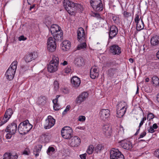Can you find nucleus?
Returning a JSON list of instances; mask_svg holds the SVG:
<instances>
[{"mask_svg": "<svg viewBox=\"0 0 159 159\" xmlns=\"http://www.w3.org/2000/svg\"><path fill=\"white\" fill-rule=\"evenodd\" d=\"M33 126L30 124L28 120H26L20 123L18 128L19 133L24 135L28 133L32 128Z\"/></svg>", "mask_w": 159, "mask_h": 159, "instance_id": "1", "label": "nucleus"}, {"mask_svg": "<svg viewBox=\"0 0 159 159\" xmlns=\"http://www.w3.org/2000/svg\"><path fill=\"white\" fill-rule=\"evenodd\" d=\"M17 62L14 61L11 64L6 73L7 78L9 80H12L14 76L16 70Z\"/></svg>", "mask_w": 159, "mask_h": 159, "instance_id": "2", "label": "nucleus"}, {"mask_svg": "<svg viewBox=\"0 0 159 159\" xmlns=\"http://www.w3.org/2000/svg\"><path fill=\"white\" fill-rule=\"evenodd\" d=\"M59 61V59L57 56H53L52 61L48 66V71L50 72L56 71L58 69Z\"/></svg>", "mask_w": 159, "mask_h": 159, "instance_id": "3", "label": "nucleus"}, {"mask_svg": "<svg viewBox=\"0 0 159 159\" xmlns=\"http://www.w3.org/2000/svg\"><path fill=\"white\" fill-rule=\"evenodd\" d=\"M61 133L62 137L66 139H69L72 137L73 130L70 127L65 126L63 128Z\"/></svg>", "mask_w": 159, "mask_h": 159, "instance_id": "4", "label": "nucleus"}, {"mask_svg": "<svg viewBox=\"0 0 159 159\" xmlns=\"http://www.w3.org/2000/svg\"><path fill=\"white\" fill-rule=\"evenodd\" d=\"M110 159H124V157L117 149L112 148L110 152Z\"/></svg>", "mask_w": 159, "mask_h": 159, "instance_id": "5", "label": "nucleus"}, {"mask_svg": "<svg viewBox=\"0 0 159 159\" xmlns=\"http://www.w3.org/2000/svg\"><path fill=\"white\" fill-rule=\"evenodd\" d=\"M90 3L95 11H100L103 10V7L101 0H91Z\"/></svg>", "mask_w": 159, "mask_h": 159, "instance_id": "6", "label": "nucleus"}, {"mask_svg": "<svg viewBox=\"0 0 159 159\" xmlns=\"http://www.w3.org/2000/svg\"><path fill=\"white\" fill-rule=\"evenodd\" d=\"M56 41L52 37H50L48 40L47 47L48 50L50 52L54 51L56 48Z\"/></svg>", "mask_w": 159, "mask_h": 159, "instance_id": "7", "label": "nucleus"}, {"mask_svg": "<svg viewBox=\"0 0 159 159\" xmlns=\"http://www.w3.org/2000/svg\"><path fill=\"white\" fill-rule=\"evenodd\" d=\"M79 9L80 11L82 10L83 7L80 4L75 3L74 6H70L67 8L66 10L69 14L71 15H75V11Z\"/></svg>", "mask_w": 159, "mask_h": 159, "instance_id": "8", "label": "nucleus"}, {"mask_svg": "<svg viewBox=\"0 0 159 159\" xmlns=\"http://www.w3.org/2000/svg\"><path fill=\"white\" fill-rule=\"evenodd\" d=\"M55 122V120L51 116H48V119L45 120L44 125L45 129H47L50 128L54 125Z\"/></svg>", "mask_w": 159, "mask_h": 159, "instance_id": "9", "label": "nucleus"}, {"mask_svg": "<svg viewBox=\"0 0 159 159\" xmlns=\"http://www.w3.org/2000/svg\"><path fill=\"white\" fill-rule=\"evenodd\" d=\"M38 57L37 52H33L27 54L24 57V59L26 62L31 61L32 60H34Z\"/></svg>", "mask_w": 159, "mask_h": 159, "instance_id": "10", "label": "nucleus"}, {"mask_svg": "<svg viewBox=\"0 0 159 159\" xmlns=\"http://www.w3.org/2000/svg\"><path fill=\"white\" fill-rule=\"evenodd\" d=\"M88 95L89 94L87 92L82 93L76 98L75 103L76 104H80L88 98Z\"/></svg>", "mask_w": 159, "mask_h": 159, "instance_id": "11", "label": "nucleus"}, {"mask_svg": "<svg viewBox=\"0 0 159 159\" xmlns=\"http://www.w3.org/2000/svg\"><path fill=\"white\" fill-rule=\"evenodd\" d=\"M77 38L78 40L80 42H81L82 41H86L85 33L83 28H80L78 29Z\"/></svg>", "mask_w": 159, "mask_h": 159, "instance_id": "12", "label": "nucleus"}, {"mask_svg": "<svg viewBox=\"0 0 159 159\" xmlns=\"http://www.w3.org/2000/svg\"><path fill=\"white\" fill-rule=\"evenodd\" d=\"M104 134L106 137L110 136L112 133V129L110 125L109 124L105 125L102 127Z\"/></svg>", "mask_w": 159, "mask_h": 159, "instance_id": "13", "label": "nucleus"}, {"mask_svg": "<svg viewBox=\"0 0 159 159\" xmlns=\"http://www.w3.org/2000/svg\"><path fill=\"white\" fill-rule=\"evenodd\" d=\"M118 30L117 28L115 25H112L110 29L109 33V40L112 39L115 37L117 34Z\"/></svg>", "mask_w": 159, "mask_h": 159, "instance_id": "14", "label": "nucleus"}, {"mask_svg": "<svg viewBox=\"0 0 159 159\" xmlns=\"http://www.w3.org/2000/svg\"><path fill=\"white\" fill-rule=\"evenodd\" d=\"M120 69L118 68H112L109 69L107 71V74L108 77L112 78L114 75H118Z\"/></svg>", "mask_w": 159, "mask_h": 159, "instance_id": "15", "label": "nucleus"}, {"mask_svg": "<svg viewBox=\"0 0 159 159\" xmlns=\"http://www.w3.org/2000/svg\"><path fill=\"white\" fill-rule=\"evenodd\" d=\"M110 52L114 55H118L121 53L120 48L116 44H114L110 47Z\"/></svg>", "mask_w": 159, "mask_h": 159, "instance_id": "16", "label": "nucleus"}, {"mask_svg": "<svg viewBox=\"0 0 159 159\" xmlns=\"http://www.w3.org/2000/svg\"><path fill=\"white\" fill-rule=\"evenodd\" d=\"M110 111L108 109H102L101 110L100 115V118L103 121H105L109 116Z\"/></svg>", "mask_w": 159, "mask_h": 159, "instance_id": "17", "label": "nucleus"}, {"mask_svg": "<svg viewBox=\"0 0 159 159\" xmlns=\"http://www.w3.org/2000/svg\"><path fill=\"white\" fill-rule=\"evenodd\" d=\"M17 129V125L15 123L13 122L9 125L7 127L5 131L8 132H11L12 134H15Z\"/></svg>", "mask_w": 159, "mask_h": 159, "instance_id": "18", "label": "nucleus"}, {"mask_svg": "<svg viewBox=\"0 0 159 159\" xmlns=\"http://www.w3.org/2000/svg\"><path fill=\"white\" fill-rule=\"evenodd\" d=\"M71 139L69 141L70 146L72 147H77L80 143V139L77 136H74L71 138Z\"/></svg>", "mask_w": 159, "mask_h": 159, "instance_id": "19", "label": "nucleus"}, {"mask_svg": "<svg viewBox=\"0 0 159 159\" xmlns=\"http://www.w3.org/2000/svg\"><path fill=\"white\" fill-rule=\"evenodd\" d=\"M71 83L73 87L77 88L80 84L81 80L78 77L74 76L71 79Z\"/></svg>", "mask_w": 159, "mask_h": 159, "instance_id": "20", "label": "nucleus"}, {"mask_svg": "<svg viewBox=\"0 0 159 159\" xmlns=\"http://www.w3.org/2000/svg\"><path fill=\"white\" fill-rule=\"evenodd\" d=\"M121 146L124 149L130 151L133 148L131 143L129 141H122Z\"/></svg>", "mask_w": 159, "mask_h": 159, "instance_id": "21", "label": "nucleus"}, {"mask_svg": "<svg viewBox=\"0 0 159 159\" xmlns=\"http://www.w3.org/2000/svg\"><path fill=\"white\" fill-rule=\"evenodd\" d=\"M127 108V106L125 105L122 107L120 109H116V116L119 118L122 117L126 112Z\"/></svg>", "mask_w": 159, "mask_h": 159, "instance_id": "22", "label": "nucleus"}, {"mask_svg": "<svg viewBox=\"0 0 159 159\" xmlns=\"http://www.w3.org/2000/svg\"><path fill=\"white\" fill-rule=\"evenodd\" d=\"M61 30V28L57 24L52 25L50 29V31L52 35L56 34L58 31Z\"/></svg>", "mask_w": 159, "mask_h": 159, "instance_id": "23", "label": "nucleus"}, {"mask_svg": "<svg viewBox=\"0 0 159 159\" xmlns=\"http://www.w3.org/2000/svg\"><path fill=\"white\" fill-rule=\"evenodd\" d=\"M63 32L62 30H60L56 33V34L52 35L54 39L56 41L62 40L63 39Z\"/></svg>", "mask_w": 159, "mask_h": 159, "instance_id": "24", "label": "nucleus"}, {"mask_svg": "<svg viewBox=\"0 0 159 159\" xmlns=\"http://www.w3.org/2000/svg\"><path fill=\"white\" fill-rule=\"evenodd\" d=\"M150 43L151 45L153 46L159 45V36L155 35L153 36L151 39Z\"/></svg>", "mask_w": 159, "mask_h": 159, "instance_id": "25", "label": "nucleus"}, {"mask_svg": "<svg viewBox=\"0 0 159 159\" xmlns=\"http://www.w3.org/2000/svg\"><path fill=\"white\" fill-rule=\"evenodd\" d=\"M63 3V6L66 10L70 6H75V3L69 0H64Z\"/></svg>", "mask_w": 159, "mask_h": 159, "instance_id": "26", "label": "nucleus"}, {"mask_svg": "<svg viewBox=\"0 0 159 159\" xmlns=\"http://www.w3.org/2000/svg\"><path fill=\"white\" fill-rule=\"evenodd\" d=\"M3 159H17L18 156L16 154L15 155L11 153H5L3 155Z\"/></svg>", "mask_w": 159, "mask_h": 159, "instance_id": "27", "label": "nucleus"}, {"mask_svg": "<svg viewBox=\"0 0 159 159\" xmlns=\"http://www.w3.org/2000/svg\"><path fill=\"white\" fill-rule=\"evenodd\" d=\"M63 50L66 51L69 49L70 47V43L68 41H64L61 44Z\"/></svg>", "mask_w": 159, "mask_h": 159, "instance_id": "28", "label": "nucleus"}, {"mask_svg": "<svg viewBox=\"0 0 159 159\" xmlns=\"http://www.w3.org/2000/svg\"><path fill=\"white\" fill-rule=\"evenodd\" d=\"M42 148V145H38L34 147L33 153L36 157L39 156V153L40 152Z\"/></svg>", "mask_w": 159, "mask_h": 159, "instance_id": "29", "label": "nucleus"}, {"mask_svg": "<svg viewBox=\"0 0 159 159\" xmlns=\"http://www.w3.org/2000/svg\"><path fill=\"white\" fill-rule=\"evenodd\" d=\"M75 63L76 65L79 66H80L84 65L83 58L80 57H78L75 59Z\"/></svg>", "mask_w": 159, "mask_h": 159, "instance_id": "30", "label": "nucleus"}, {"mask_svg": "<svg viewBox=\"0 0 159 159\" xmlns=\"http://www.w3.org/2000/svg\"><path fill=\"white\" fill-rule=\"evenodd\" d=\"M46 102V98L44 96H41L38 99V104L41 106H44Z\"/></svg>", "mask_w": 159, "mask_h": 159, "instance_id": "31", "label": "nucleus"}, {"mask_svg": "<svg viewBox=\"0 0 159 159\" xmlns=\"http://www.w3.org/2000/svg\"><path fill=\"white\" fill-rule=\"evenodd\" d=\"M12 114V110L11 109L9 108L6 111L4 117L6 119H8L9 120L11 117Z\"/></svg>", "mask_w": 159, "mask_h": 159, "instance_id": "32", "label": "nucleus"}, {"mask_svg": "<svg viewBox=\"0 0 159 159\" xmlns=\"http://www.w3.org/2000/svg\"><path fill=\"white\" fill-rule=\"evenodd\" d=\"M136 23V29L138 31H140L143 29L144 24L142 19Z\"/></svg>", "mask_w": 159, "mask_h": 159, "instance_id": "33", "label": "nucleus"}, {"mask_svg": "<svg viewBox=\"0 0 159 159\" xmlns=\"http://www.w3.org/2000/svg\"><path fill=\"white\" fill-rule=\"evenodd\" d=\"M80 43L78 45L77 49L78 50H84L87 47V45L85 41H82L80 42Z\"/></svg>", "mask_w": 159, "mask_h": 159, "instance_id": "34", "label": "nucleus"}, {"mask_svg": "<svg viewBox=\"0 0 159 159\" xmlns=\"http://www.w3.org/2000/svg\"><path fill=\"white\" fill-rule=\"evenodd\" d=\"M49 134L48 133H45L42 134L41 136L42 141L45 142H48L49 140Z\"/></svg>", "mask_w": 159, "mask_h": 159, "instance_id": "35", "label": "nucleus"}, {"mask_svg": "<svg viewBox=\"0 0 159 159\" xmlns=\"http://www.w3.org/2000/svg\"><path fill=\"white\" fill-rule=\"evenodd\" d=\"M60 97L59 95H57L56 96V98L53 100V102L54 104V106H53L54 109L56 111L58 110L60 108L57 107V106L58 105V104L57 103L58 98Z\"/></svg>", "mask_w": 159, "mask_h": 159, "instance_id": "36", "label": "nucleus"}, {"mask_svg": "<svg viewBox=\"0 0 159 159\" xmlns=\"http://www.w3.org/2000/svg\"><path fill=\"white\" fill-rule=\"evenodd\" d=\"M153 84L155 86L159 85V79L156 76H154L152 78Z\"/></svg>", "mask_w": 159, "mask_h": 159, "instance_id": "37", "label": "nucleus"}, {"mask_svg": "<svg viewBox=\"0 0 159 159\" xmlns=\"http://www.w3.org/2000/svg\"><path fill=\"white\" fill-rule=\"evenodd\" d=\"M146 120V117H144L142 118L141 121V122L139 124V129L137 130L136 133L135 134V135H137L139 133V130L140 129V128L143 125V123H144V121L145 120Z\"/></svg>", "mask_w": 159, "mask_h": 159, "instance_id": "38", "label": "nucleus"}, {"mask_svg": "<svg viewBox=\"0 0 159 159\" xmlns=\"http://www.w3.org/2000/svg\"><path fill=\"white\" fill-rule=\"evenodd\" d=\"M98 72H94L93 71H90V77L92 79H95L98 76Z\"/></svg>", "mask_w": 159, "mask_h": 159, "instance_id": "39", "label": "nucleus"}, {"mask_svg": "<svg viewBox=\"0 0 159 159\" xmlns=\"http://www.w3.org/2000/svg\"><path fill=\"white\" fill-rule=\"evenodd\" d=\"M126 103L125 102H119L116 106V109H120L121 108H122V107H123V106L125 105L126 106Z\"/></svg>", "mask_w": 159, "mask_h": 159, "instance_id": "40", "label": "nucleus"}, {"mask_svg": "<svg viewBox=\"0 0 159 159\" xmlns=\"http://www.w3.org/2000/svg\"><path fill=\"white\" fill-rule=\"evenodd\" d=\"M54 89L55 91H57L59 89V84L57 80H55L53 83Z\"/></svg>", "mask_w": 159, "mask_h": 159, "instance_id": "41", "label": "nucleus"}, {"mask_svg": "<svg viewBox=\"0 0 159 159\" xmlns=\"http://www.w3.org/2000/svg\"><path fill=\"white\" fill-rule=\"evenodd\" d=\"M93 151H94V147L93 145H90L89 146L87 152L89 154H90L92 153Z\"/></svg>", "mask_w": 159, "mask_h": 159, "instance_id": "42", "label": "nucleus"}, {"mask_svg": "<svg viewBox=\"0 0 159 159\" xmlns=\"http://www.w3.org/2000/svg\"><path fill=\"white\" fill-rule=\"evenodd\" d=\"M8 120V119H6L4 117L3 119L0 118V126L6 123Z\"/></svg>", "mask_w": 159, "mask_h": 159, "instance_id": "43", "label": "nucleus"}, {"mask_svg": "<svg viewBox=\"0 0 159 159\" xmlns=\"http://www.w3.org/2000/svg\"><path fill=\"white\" fill-rule=\"evenodd\" d=\"M55 151V148L52 147H49L47 151V153L48 155L50 154V153L51 152H53Z\"/></svg>", "mask_w": 159, "mask_h": 159, "instance_id": "44", "label": "nucleus"}, {"mask_svg": "<svg viewBox=\"0 0 159 159\" xmlns=\"http://www.w3.org/2000/svg\"><path fill=\"white\" fill-rule=\"evenodd\" d=\"M123 15L125 18H127L131 16V14L130 12L124 11L123 13Z\"/></svg>", "mask_w": 159, "mask_h": 159, "instance_id": "45", "label": "nucleus"}, {"mask_svg": "<svg viewBox=\"0 0 159 159\" xmlns=\"http://www.w3.org/2000/svg\"><path fill=\"white\" fill-rule=\"evenodd\" d=\"M102 148V146L101 144H98L95 148H94V151L97 153H98L99 151H100Z\"/></svg>", "mask_w": 159, "mask_h": 159, "instance_id": "46", "label": "nucleus"}, {"mask_svg": "<svg viewBox=\"0 0 159 159\" xmlns=\"http://www.w3.org/2000/svg\"><path fill=\"white\" fill-rule=\"evenodd\" d=\"M112 19L115 23L118 24L119 23V18L116 16H112Z\"/></svg>", "mask_w": 159, "mask_h": 159, "instance_id": "47", "label": "nucleus"}, {"mask_svg": "<svg viewBox=\"0 0 159 159\" xmlns=\"http://www.w3.org/2000/svg\"><path fill=\"white\" fill-rule=\"evenodd\" d=\"M154 117V115L152 113L148 112L147 116V119L150 120L153 119Z\"/></svg>", "mask_w": 159, "mask_h": 159, "instance_id": "48", "label": "nucleus"}, {"mask_svg": "<svg viewBox=\"0 0 159 159\" xmlns=\"http://www.w3.org/2000/svg\"><path fill=\"white\" fill-rule=\"evenodd\" d=\"M30 153V150L28 148H25L23 152V154L24 155H28Z\"/></svg>", "mask_w": 159, "mask_h": 159, "instance_id": "49", "label": "nucleus"}, {"mask_svg": "<svg viewBox=\"0 0 159 159\" xmlns=\"http://www.w3.org/2000/svg\"><path fill=\"white\" fill-rule=\"evenodd\" d=\"M71 70L70 67V66H68L67 68L65 69L64 71L65 73H68L70 72Z\"/></svg>", "mask_w": 159, "mask_h": 159, "instance_id": "50", "label": "nucleus"}, {"mask_svg": "<svg viewBox=\"0 0 159 159\" xmlns=\"http://www.w3.org/2000/svg\"><path fill=\"white\" fill-rule=\"evenodd\" d=\"M85 117L84 116H80L79 117L78 120L80 121H83L85 120Z\"/></svg>", "mask_w": 159, "mask_h": 159, "instance_id": "51", "label": "nucleus"}, {"mask_svg": "<svg viewBox=\"0 0 159 159\" xmlns=\"http://www.w3.org/2000/svg\"><path fill=\"white\" fill-rule=\"evenodd\" d=\"M9 133H7L6 135V138L7 139H10L11 137H12L13 135L14 134H12L11 132H8Z\"/></svg>", "mask_w": 159, "mask_h": 159, "instance_id": "52", "label": "nucleus"}, {"mask_svg": "<svg viewBox=\"0 0 159 159\" xmlns=\"http://www.w3.org/2000/svg\"><path fill=\"white\" fill-rule=\"evenodd\" d=\"M155 130L154 129L152 128V126H151L149 127V129H148V132L149 133H153L154 132Z\"/></svg>", "mask_w": 159, "mask_h": 159, "instance_id": "53", "label": "nucleus"}, {"mask_svg": "<svg viewBox=\"0 0 159 159\" xmlns=\"http://www.w3.org/2000/svg\"><path fill=\"white\" fill-rule=\"evenodd\" d=\"M70 108V106L68 105L66 106V109L64 110L63 112V114H65L67 111H69Z\"/></svg>", "mask_w": 159, "mask_h": 159, "instance_id": "54", "label": "nucleus"}, {"mask_svg": "<svg viewBox=\"0 0 159 159\" xmlns=\"http://www.w3.org/2000/svg\"><path fill=\"white\" fill-rule=\"evenodd\" d=\"M62 92L64 94H67L69 93V90L67 88H64L62 90Z\"/></svg>", "mask_w": 159, "mask_h": 159, "instance_id": "55", "label": "nucleus"}, {"mask_svg": "<svg viewBox=\"0 0 159 159\" xmlns=\"http://www.w3.org/2000/svg\"><path fill=\"white\" fill-rule=\"evenodd\" d=\"M135 21L137 23L139 21H141V20L139 19V16L138 14L136 15V17L135 18Z\"/></svg>", "mask_w": 159, "mask_h": 159, "instance_id": "56", "label": "nucleus"}, {"mask_svg": "<svg viewBox=\"0 0 159 159\" xmlns=\"http://www.w3.org/2000/svg\"><path fill=\"white\" fill-rule=\"evenodd\" d=\"M26 39V38L24 37L23 35H21L19 37L18 39L19 41L25 40Z\"/></svg>", "mask_w": 159, "mask_h": 159, "instance_id": "57", "label": "nucleus"}, {"mask_svg": "<svg viewBox=\"0 0 159 159\" xmlns=\"http://www.w3.org/2000/svg\"><path fill=\"white\" fill-rule=\"evenodd\" d=\"M146 133L145 131L143 132L140 135L139 138H142L145 136L146 135Z\"/></svg>", "mask_w": 159, "mask_h": 159, "instance_id": "58", "label": "nucleus"}, {"mask_svg": "<svg viewBox=\"0 0 159 159\" xmlns=\"http://www.w3.org/2000/svg\"><path fill=\"white\" fill-rule=\"evenodd\" d=\"M86 155L87 154L86 153H84V154L80 155V157L82 159H86Z\"/></svg>", "mask_w": 159, "mask_h": 159, "instance_id": "59", "label": "nucleus"}, {"mask_svg": "<svg viewBox=\"0 0 159 159\" xmlns=\"http://www.w3.org/2000/svg\"><path fill=\"white\" fill-rule=\"evenodd\" d=\"M155 155H156V157L159 158V149L155 151Z\"/></svg>", "mask_w": 159, "mask_h": 159, "instance_id": "60", "label": "nucleus"}, {"mask_svg": "<svg viewBox=\"0 0 159 159\" xmlns=\"http://www.w3.org/2000/svg\"><path fill=\"white\" fill-rule=\"evenodd\" d=\"M90 71H93L94 72H98V71L97 70V69L95 68H94L93 69L92 68Z\"/></svg>", "mask_w": 159, "mask_h": 159, "instance_id": "61", "label": "nucleus"}, {"mask_svg": "<svg viewBox=\"0 0 159 159\" xmlns=\"http://www.w3.org/2000/svg\"><path fill=\"white\" fill-rule=\"evenodd\" d=\"M152 127L154 129H157L158 128V126L156 123L153 124Z\"/></svg>", "mask_w": 159, "mask_h": 159, "instance_id": "62", "label": "nucleus"}, {"mask_svg": "<svg viewBox=\"0 0 159 159\" xmlns=\"http://www.w3.org/2000/svg\"><path fill=\"white\" fill-rule=\"evenodd\" d=\"M94 16L98 18H100V15L97 13H94Z\"/></svg>", "mask_w": 159, "mask_h": 159, "instance_id": "63", "label": "nucleus"}, {"mask_svg": "<svg viewBox=\"0 0 159 159\" xmlns=\"http://www.w3.org/2000/svg\"><path fill=\"white\" fill-rule=\"evenodd\" d=\"M36 4H33L32 6H30L29 9V10L31 11L33 9L35 6Z\"/></svg>", "mask_w": 159, "mask_h": 159, "instance_id": "64", "label": "nucleus"}]
</instances>
